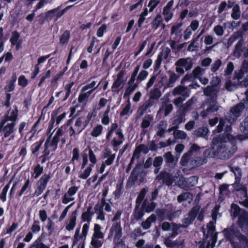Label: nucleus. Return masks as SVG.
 Segmentation results:
<instances>
[{"label": "nucleus", "mask_w": 248, "mask_h": 248, "mask_svg": "<svg viewBox=\"0 0 248 248\" xmlns=\"http://www.w3.org/2000/svg\"><path fill=\"white\" fill-rule=\"evenodd\" d=\"M238 86V83H232L230 79H228L225 83V89L230 92L232 91L233 90L236 89Z\"/></svg>", "instance_id": "obj_42"}, {"label": "nucleus", "mask_w": 248, "mask_h": 248, "mask_svg": "<svg viewBox=\"0 0 248 248\" xmlns=\"http://www.w3.org/2000/svg\"><path fill=\"white\" fill-rule=\"evenodd\" d=\"M110 234L111 236H114L113 242L115 244L114 248H118V246L123 243V241L121 239L122 228L120 221L112 224L110 229Z\"/></svg>", "instance_id": "obj_9"}, {"label": "nucleus", "mask_w": 248, "mask_h": 248, "mask_svg": "<svg viewBox=\"0 0 248 248\" xmlns=\"http://www.w3.org/2000/svg\"><path fill=\"white\" fill-rule=\"evenodd\" d=\"M98 239L99 238L92 237L91 244L94 248H99L102 246V242Z\"/></svg>", "instance_id": "obj_55"}, {"label": "nucleus", "mask_w": 248, "mask_h": 248, "mask_svg": "<svg viewBox=\"0 0 248 248\" xmlns=\"http://www.w3.org/2000/svg\"><path fill=\"white\" fill-rule=\"evenodd\" d=\"M92 209V206H90L88 207L87 211L82 214V219L83 221H86L88 222H89L91 221L92 216L93 214V212H91Z\"/></svg>", "instance_id": "obj_39"}, {"label": "nucleus", "mask_w": 248, "mask_h": 248, "mask_svg": "<svg viewBox=\"0 0 248 248\" xmlns=\"http://www.w3.org/2000/svg\"><path fill=\"white\" fill-rule=\"evenodd\" d=\"M31 230L33 233H36L40 231V227L39 225V221L37 220L34 221L33 224L31 228Z\"/></svg>", "instance_id": "obj_63"}, {"label": "nucleus", "mask_w": 248, "mask_h": 248, "mask_svg": "<svg viewBox=\"0 0 248 248\" xmlns=\"http://www.w3.org/2000/svg\"><path fill=\"white\" fill-rule=\"evenodd\" d=\"M198 177L197 176H192L188 179L189 186H194L198 183Z\"/></svg>", "instance_id": "obj_59"}, {"label": "nucleus", "mask_w": 248, "mask_h": 248, "mask_svg": "<svg viewBox=\"0 0 248 248\" xmlns=\"http://www.w3.org/2000/svg\"><path fill=\"white\" fill-rule=\"evenodd\" d=\"M33 171L35 175H32V176H33L34 179H37L42 173L43 171V167L41 166L40 164H37L34 167Z\"/></svg>", "instance_id": "obj_49"}, {"label": "nucleus", "mask_w": 248, "mask_h": 248, "mask_svg": "<svg viewBox=\"0 0 248 248\" xmlns=\"http://www.w3.org/2000/svg\"><path fill=\"white\" fill-rule=\"evenodd\" d=\"M201 149V148L197 144H192L189 150L181 157L180 161L181 165L193 169L205 164L207 160L197 156L200 153Z\"/></svg>", "instance_id": "obj_2"}, {"label": "nucleus", "mask_w": 248, "mask_h": 248, "mask_svg": "<svg viewBox=\"0 0 248 248\" xmlns=\"http://www.w3.org/2000/svg\"><path fill=\"white\" fill-rule=\"evenodd\" d=\"M217 148L216 146L212 143L211 148L206 149L203 152L204 157L203 159H205L207 160V158H214L217 157Z\"/></svg>", "instance_id": "obj_20"}, {"label": "nucleus", "mask_w": 248, "mask_h": 248, "mask_svg": "<svg viewBox=\"0 0 248 248\" xmlns=\"http://www.w3.org/2000/svg\"><path fill=\"white\" fill-rule=\"evenodd\" d=\"M102 126L101 125H97L93 128V131L92 132V135L93 137H97L99 136L102 131Z\"/></svg>", "instance_id": "obj_62"}, {"label": "nucleus", "mask_w": 248, "mask_h": 248, "mask_svg": "<svg viewBox=\"0 0 248 248\" xmlns=\"http://www.w3.org/2000/svg\"><path fill=\"white\" fill-rule=\"evenodd\" d=\"M167 124L166 122L161 121L157 126L156 135L160 137H164V133L166 130Z\"/></svg>", "instance_id": "obj_29"}, {"label": "nucleus", "mask_w": 248, "mask_h": 248, "mask_svg": "<svg viewBox=\"0 0 248 248\" xmlns=\"http://www.w3.org/2000/svg\"><path fill=\"white\" fill-rule=\"evenodd\" d=\"M124 73L122 71L117 75L116 80L113 83L112 88H122L124 85V81L123 80Z\"/></svg>", "instance_id": "obj_24"}, {"label": "nucleus", "mask_w": 248, "mask_h": 248, "mask_svg": "<svg viewBox=\"0 0 248 248\" xmlns=\"http://www.w3.org/2000/svg\"><path fill=\"white\" fill-rule=\"evenodd\" d=\"M37 187L35 189L34 195L37 197L41 195L46 186V174L45 173L38 181Z\"/></svg>", "instance_id": "obj_13"}, {"label": "nucleus", "mask_w": 248, "mask_h": 248, "mask_svg": "<svg viewBox=\"0 0 248 248\" xmlns=\"http://www.w3.org/2000/svg\"><path fill=\"white\" fill-rule=\"evenodd\" d=\"M197 97L193 96L180 106L177 111V116L173 121L174 124L178 125L183 122L186 112L191 109L192 106L197 102Z\"/></svg>", "instance_id": "obj_3"}, {"label": "nucleus", "mask_w": 248, "mask_h": 248, "mask_svg": "<svg viewBox=\"0 0 248 248\" xmlns=\"http://www.w3.org/2000/svg\"><path fill=\"white\" fill-rule=\"evenodd\" d=\"M192 198L193 195L191 193L189 192H184L178 196L177 201L180 203L188 200H192Z\"/></svg>", "instance_id": "obj_38"}, {"label": "nucleus", "mask_w": 248, "mask_h": 248, "mask_svg": "<svg viewBox=\"0 0 248 248\" xmlns=\"http://www.w3.org/2000/svg\"><path fill=\"white\" fill-rule=\"evenodd\" d=\"M223 232L225 237L231 242L233 248H237L236 247L237 244L233 240L234 237H237L239 241L246 240V236L238 232L234 225H232L230 228L224 229Z\"/></svg>", "instance_id": "obj_7"}, {"label": "nucleus", "mask_w": 248, "mask_h": 248, "mask_svg": "<svg viewBox=\"0 0 248 248\" xmlns=\"http://www.w3.org/2000/svg\"><path fill=\"white\" fill-rule=\"evenodd\" d=\"M163 15L165 16V19L167 22L172 17V14L170 12V9L164 8Z\"/></svg>", "instance_id": "obj_61"}, {"label": "nucleus", "mask_w": 248, "mask_h": 248, "mask_svg": "<svg viewBox=\"0 0 248 248\" xmlns=\"http://www.w3.org/2000/svg\"><path fill=\"white\" fill-rule=\"evenodd\" d=\"M165 165L167 167L173 169L175 167L178 158L174 156L170 152H168L163 155Z\"/></svg>", "instance_id": "obj_10"}, {"label": "nucleus", "mask_w": 248, "mask_h": 248, "mask_svg": "<svg viewBox=\"0 0 248 248\" xmlns=\"http://www.w3.org/2000/svg\"><path fill=\"white\" fill-rule=\"evenodd\" d=\"M236 181L234 184L232 185L233 188L236 191L241 190L242 194L245 197L247 196V189L246 187L242 184L240 183V180L235 179Z\"/></svg>", "instance_id": "obj_28"}, {"label": "nucleus", "mask_w": 248, "mask_h": 248, "mask_svg": "<svg viewBox=\"0 0 248 248\" xmlns=\"http://www.w3.org/2000/svg\"><path fill=\"white\" fill-rule=\"evenodd\" d=\"M69 32L68 31H65L62 35L60 38L61 43L64 44L67 43L68 40L69 38Z\"/></svg>", "instance_id": "obj_64"}, {"label": "nucleus", "mask_w": 248, "mask_h": 248, "mask_svg": "<svg viewBox=\"0 0 248 248\" xmlns=\"http://www.w3.org/2000/svg\"><path fill=\"white\" fill-rule=\"evenodd\" d=\"M245 47L244 40L242 37L235 46L233 52V55L237 58L240 57L242 55L243 56V53L244 52Z\"/></svg>", "instance_id": "obj_16"}, {"label": "nucleus", "mask_w": 248, "mask_h": 248, "mask_svg": "<svg viewBox=\"0 0 248 248\" xmlns=\"http://www.w3.org/2000/svg\"><path fill=\"white\" fill-rule=\"evenodd\" d=\"M44 140H40L39 141H37L31 146V151L32 154H35L37 152L39 151L41 148Z\"/></svg>", "instance_id": "obj_46"}, {"label": "nucleus", "mask_w": 248, "mask_h": 248, "mask_svg": "<svg viewBox=\"0 0 248 248\" xmlns=\"http://www.w3.org/2000/svg\"><path fill=\"white\" fill-rule=\"evenodd\" d=\"M218 88H215L214 86H208L203 90L204 94L210 97H217V94L219 92Z\"/></svg>", "instance_id": "obj_21"}, {"label": "nucleus", "mask_w": 248, "mask_h": 248, "mask_svg": "<svg viewBox=\"0 0 248 248\" xmlns=\"http://www.w3.org/2000/svg\"><path fill=\"white\" fill-rule=\"evenodd\" d=\"M245 108L244 103L240 102L231 108L229 112L225 115V120L229 124L234 123L237 119L241 115Z\"/></svg>", "instance_id": "obj_6"}, {"label": "nucleus", "mask_w": 248, "mask_h": 248, "mask_svg": "<svg viewBox=\"0 0 248 248\" xmlns=\"http://www.w3.org/2000/svg\"><path fill=\"white\" fill-rule=\"evenodd\" d=\"M15 125L16 123H11L1 128L0 127V132H4L3 139L7 138L15 131Z\"/></svg>", "instance_id": "obj_17"}, {"label": "nucleus", "mask_w": 248, "mask_h": 248, "mask_svg": "<svg viewBox=\"0 0 248 248\" xmlns=\"http://www.w3.org/2000/svg\"><path fill=\"white\" fill-rule=\"evenodd\" d=\"M161 95L160 91L156 87H154L150 91L149 98L154 100H157Z\"/></svg>", "instance_id": "obj_35"}, {"label": "nucleus", "mask_w": 248, "mask_h": 248, "mask_svg": "<svg viewBox=\"0 0 248 248\" xmlns=\"http://www.w3.org/2000/svg\"><path fill=\"white\" fill-rule=\"evenodd\" d=\"M181 228L179 224L175 223H171V230L172 232L170 234L169 236L174 237L178 234V230Z\"/></svg>", "instance_id": "obj_52"}, {"label": "nucleus", "mask_w": 248, "mask_h": 248, "mask_svg": "<svg viewBox=\"0 0 248 248\" xmlns=\"http://www.w3.org/2000/svg\"><path fill=\"white\" fill-rule=\"evenodd\" d=\"M240 129L245 135H240L238 136V139L240 140H243L248 138V117L243 121L240 124Z\"/></svg>", "instance_id": "obj_19"}, {"label": "nucleus", "mask_w": 248, "mask_h": 248, "mask_svg": "<svg viewBox=\"0 0 248 248\" xmlns=\"http://www.w3.org/2000/svg\"><path fill=\"white\" fill-rule=\"evenodd\" d=\"M172 108L173 106L172 104H166L164 106H162L161 108H160L159 111L161 112L163 110H164V115L165 116H167L172 111Z\"/></svg>", "instance_id": "obj_51"}, {"label": "nucleus", "mask_w": 248, "mask_h": 248, "mask_svg": "<svg viewBox=\"0 0 248 248\" xmlns=\"http://www.w3.org/2000/svg\"><path fill=\"white\" fill-rule=\"evenodd\" d=\"M13 108L14 109L12 110L10 113V115H9V117L12 120L11 123H16L17 119L18 111L16 106H14Z\"/></svg>", "instance_id": "obj_47"}, {"label": "nucleus", "mask_w": 248, "mask_h": 248, "mask_svg": "<svg viewBox=\"0 0 248 248\" xmlns=\"http://www.w3.org/2000/svg\"><path fill=\"white\" fill-rule=\"evenodd\" d=\"M72 6L71 5V6H68L67 7H66L64 9L62 10V11H59V7L58 8H55L54 9H53V10H50L49 11H47V16H50V15L51 14H53V13H54V14H55V16H57V18L55 19V20H57V18L60 16H61L64 13V12L67 10L68 9H69L70 8H71Z\"/></svg>", "instance_id": "obj_32"}, {"label": "nucleus", "mask_w": 248, "mask_h": 248, "mask_svg": "<svg viewBox=\"0 0 248 248\" xmlns=\"http://www.w3.org/2000/svg\"><path fill=\"white\" fill-rule=\"evenodd\" d=\"M172 238L170 236L166 237L164 239V244L167 248H173L176 246H177V248L181 247L183 248L184 239H183L181 241L178 240L172 241L170 239Z\"/></svg>", "instance_id": "obj_15"}, {"label": "nucleus", "mask_w": 248, "mask_h": 248, "mask_svg": "<svg viewBox=\"0 0 248 248\" xmlns=\"http://www.w3.org/2000/svg\"><path fill=\"white\" fill-rule=\"evenodd\" d=\"M18 81V85L23 87H26L28 84V80L23 75H21L19 77Z\"/></svg>", "instance_id": "obj_60"}, {"label": "nucleus", "mask_w": 248, "mask_h": 248, "mask_svg": "<svg viewBox=\"0 0 248 248\" xmlns=\"http://www.w3.org/2000/svg\"><path fill=\"white\" fill-rule=\"evenodd\" d=\"M231 170L233 172L235 176V179H239L241 176V169L238 166H230Z\"/></svg>", "instance_id": "obj_50"}, {"label": "nucleus", "mask_w": 248, "mask_h": 248, "mask_svg": "<svg viewBox=\"0 0 248 248\" xmlns=\"http://www.w3.org/2000/svg\"><path fill=\"white\" fill-rule=\"evenodd\" d=\"M156 179L162 180L163 183L168 186L171 185L174 181L172 175L164 171L160 172L159 174L156 177Z\"/></svg>", "instance_id": "obj_11"}, {"label": "nucleus", "mask_w": 248, "mask_h": 248, "mask_svg": "<svg viewBox=\"0 0 248 248\" xmlns=\"http://www.w3.org/2000/svg\"><path fill=\"white\" fill-rule=\"evenodd\" d=\"M77 213L76 211H74L71 215V218L69 220V223L66 226V229L68 231L72 230L76 224V220L77 217Z\"/></svg>", "instance_id": "obj_30"}, {"label": "nucleus", "mask_w": 248, "mask_h": 248, "mask_svg": "<svg viewBox=\"0 0 248 248\" xmlns=\"http://www.w3.org/2000/svg\"><path fill=\"white\" fill-rule=\"evenodd\" d=\"M208 232L207 235H210L212 239V243L215 244L216 241V238L215 236H213V232L215 231V226L213 225V223L210 222L207 225Z\"/></svg>", "instance_id": "obj_40"}, {"label": "nucleus", "mask_w": 248, "mask_h": 248, "mask_svg": "<svg viewBox=\"0 0 248 248\" xmlns=\"http://www.w3.org/2000/svg\"><path fill=\"white\" fill-rule=\"evenodd\" d=\"M178 186L185 190H188L189 189V186L186 184V181L184 177L180 179L178 182Z\"/></svg>", "instance_id": "obj_53"}, {"label": "nucleus", "mask_w": 248, "mask_h": 248, "mask_svg": "<svg viewBox=\"0 0 248 248\" xmlns=\"http://www.w3.org/2000/svg\"><path fill=\"white\" fill-rule=\"evenodd\" d=\"M142 205L143 207H144L146 212L150 213L155 209L156 206V203L154 202L153 201H151V200L148 201L147 199H145L143 202Z\"/></svg>", "instance_id": "obj_23"}, {"label": "nucleus", "mask_w": 248, "mask_h": 248, "mask_svg": "<svg viewBox=\"0 0 248 248\" xmlns=\"http://www.w3.org/2000/svg\"><path fill=\"white\" fill-rule=\"evenodd\" d=\"M93 237H98L100 239H102L104 237V234L101 232V226L99 225L95 224Z\"/></svg>", "instance_id": "obj_43"}, {"label": "nucleus", "mask_w": 248, "mask_h": 248, "mask_svg": "<svg viewBox=\"0 0 248 248\" xmlns=\"http://www.w3.org/2000/svg\"><path fill=\"white\" fill-rule=\"evenodd\" d=\"M200 209V206L199 205L194 206L188 213V217H191L192 219H195Z\"/></svg>", "instance_id": "obj_48"}, {"label": "nucleus", "mask_w": 248, "mask_h": 248, "mask_svg": "<svg viewBox=\"0 0 248 248\" xmlns=\"http://www.w3.org/2000/svg\"><path fill=\"white\" fill-rule=\"evenodd\" d=\"M156 220V216L154 214H152L145 221L141 222V226L144 229L147 230L150 228L151 224L155 222Z\"/></svg>", "instance_id": "obj_26"}, {"label": "nucleus", "mask_w": 248, "mask_h": 248, "mask_svg": "<svg viewBox=\"0 0 248 248\" xmlns=\"http://www.w3.org/2000/svg\"><path fill=\"white\" fill-rule=\"evenodd\" d=\"M222 64V62L220 60L218 59L212 65L211 70L213 72H216L220 67Z\"/></svg>", "instance_id": "obj_58"}, {"label": "nucleus", "mask_w": 248, "mask_h": 248, "mask_svg": "<svg viewBox=\"0 0 248 248\" xmlns=\"http://www.w3.org/2000/svg\"><path fill=\"white\" fill-rule=\"evenodd\" d=\"M187 97L179 96L173 100V103L174 105L178 108L180 106L183 104V102Z\"/></svg>", "instance_id": "obj_56"}, {"label": "nucleus", "mask_w": 248, "mask_h": 248, "mask_svg": "<svg viewBox=\"0 0 248 248\" xmlns=\"http://www.w3.org/2000/svg\"><path fill=\"white\" fill-rule=\"evenodd\" d=\"M203 108L204 109L201 113V115L202 117H205L208 115H211L217 111L221 108L218 105V103L216 97H209L202 105Z\"/></svg>", "instance_id": "obj_5"}, {"label": "nucleus", "mask_w": 248, "mask_h": 248, "mask_svg": "<svg viewBox=\"0 0 248 248\" xmlns=\"http://www.w3.org/2000/svg\"><path fill=\"white\" fill-rule=\"evenodd\" d=\"M172 94L174 96L181 95L180 96L188 97L189 96V91L187 87L179 85L173 89L172 91Z\"/></svg>", "instance_id": "obj_14"}, {"label": "nucleus", "mask_w": 248, "mask_h": 248, "mask_svg": "<svg viewBox=\"0 0 248 248\" xmlns=\"http://www.w3.org/2000/svg\"><path fill=\"white\" fill-rule=\"evenodd\" d=\"M241 209L236 204L232 203L231 205L232 216L235 217L239 216L238 223L241 228H248V213L241 214Z\"/></svg>", "instance_id": "obj_8"}, {"label": "nucleus", "mask_w": 248, "mask_h": 248, "mask_svg": "<svg viewBox=\"0 0 248 248\" xmlns=\"http://www.w3.org/2000/svg\"><path fill=\"white\" fill-rule=\"evenodd\" d=\"M208 132V129L206 127L202 126L199 127L194 130L193 134L197 137H202L207 139Z\"/></svg>", "instance_id": "obj_22"}, {"label": "nucleus", "mask_w": 248, "mask_h": 248, "mask_svg": "<svg viewBox=\"0 0 248 248\" xmlns=\"http://www.w3.org/2000/svg\"><path fill=\"white\" fill-rule=\"evenodd\" d=\"M144 211L145 209L142 205L141 207H135L133 213L134 219L137 220H141L144 215Z\"/></svg>", "instance_id": "obj_25"}, {"label": "nucleus", "mask_w": 248, "mask_h": 248, "mask_svg": "<svg viewBox=\"0 0 248 248\" xmlns=\"http://www.w3.org/2000/svg\"><path fill=\"white\" fill-rule=\"evenodd\" d=\"M12 182L11 180L8 183L4 186L2 190V192L0 194V199L3 202H5L6 201V195L7 191L10 187V184Z\"/></svg>", "instance_id": "obj_41"}, {"label": "nucleus", "mask_w": 248, "mask_h": 248, "mask_svg": "<svg viewBox=\"0 0 248 248\" xmlns=\"http://www.w3.org/2000/svg\"><path fill=\"white\" fill-rule=\"evenodd\" d=\"M194 219H192L191 217H186L182 220L183 224H179L181 228H186L192 223Z\"/></svg>", "instance_id": "obj_57"}, {"label": "nucleus", "mask_w": 248, "mask_h": 248, "mask_svg": "<svg viewBox=\"0 0 248 248\" xmlns=\"http://www.w3.org/2000/svg\"><path fill=\"white\" fill-rule=\"evenodd\" d=\"M175 66L184 67L186 71L190 70L193 65V62L190 58H181L178 60L175 64Z\"/></svg>", "instance_id": "obj_18"}, {"label": "nucleus", "mask_w": 248, "mask_h": 248, "mask_svg": "<svg viewBox=\"0 0 248 248\" xmlns=\"http://www.w3.org/2000/svg\"><path fill=\"white\" fill-rule=\"evenodd\" d=\"M46 233L43 232L29 248H46V245L42 243V238L45 236Z\"/></svg>", "instance_id": "obj_27"}, {"label": "nucleus", "mask_w": 248, "mask_h": 248, "mask_svg": "<svg viewBox=\"0 0 248 248\" xmlns=\"http://www.w3.org/2000/svg\"><path fill=\"white\" fill-rule=\"evenodd\" d=\"M244 70L241 68V69L235 71L234 73L233 79H237L238 80V83L240 80L242 79L244 75Z\"/></svg>", "instance_id": "obj_54"}, {"label": "nucleus", "mask_w": 248, "mask_h": 248, "mask_svg": "<svg viewBox=\"0 0 248 248\" xmlns=\"http://www.w3.org/2000/svg\"><path fill=\"white\" fill-rule=\"evenodd\" d=\"M241 15V11L240 7L238 4H235L232 9V13L231 14V17L235 20L238 19L240 18Z\"/></svg>", "instance_id": "obj_37"}, {"label": "nucleus", "mask_w": 248, "mask_h": 248, "mask_svg": "<svg viewBox=\"0 0 248 248\" xmlns=\"http://www.w3.org/2000/svg\"><path fill=\"white\" fill-rule=\"evenodd\" d=\"M153 120V117L152 115L146 114L144 116L141 124V126L143 128V131L150 125V124Z\"/></svg>", "instance_id": "obj_31"}, {"label": "nucleus", "mask_w": 248, "mask_h": 248, "mask_svg": "<svg viewBox=\"0 0 248 248\" xmlns=\"http://www.w3.org/2000/svg\"><path fill=\"white\" fill-rule=\"evenodd\" d=\"M135 81H132L131 82V80L130 79L129 81L128 82V87L126 90L125 93L124 94V96H128L132 92H133L135 89L138 87V83H134Z\"/></svg>", "instance_id": "obj_36"}, {"label": "nucleus", "mask_w": 248, "mask_h": 248, "mask_svg": "<svg viewBox=\"0 0 248 248\" xmlns=\"http://www.w3.org/2000/svg\"><path fill=\"white\" fill-rule=\"evenodd\" d=\"M40 119H41L40 117L38 118L37 121L32 125L31 130L26 135V138L29 134L32 133L31 135L27 140H31L32 137H34V134H35L37 130L39 129V128L38 127V126L39 125V124H40Z\"/></svg>", "instance_id": "obj_34"}, {"label": "nucleus", "mask_w": 248, "mask_h": 248, "mask_svg": "<svg viewBox=\"0 0 248 248\" xmlns=\"http://www.w3.org/2000/svg\"><path fill=\"white\" fill-rule=\"evenodd\" d=\"M170 73V76L168 82L165 85V88L172 87L173 84L178 79L179 76L177 75L175 73L172 72Z\"/></svg>", "instance_id": "obj_33"}, {"label": "nucleus", "mask_w": 248, "mask_h": 248, "mask_svg": "<svg viewBox=\"0 0 248 248\" xmlns=\"http://www.w3.org/2000/svg\"><path fill=\"white\" fill-rule=\"evenodd\" d=\"M146 175V172L142 167V163L139 162L136 164L131 171L127 183L131 186L134 185L136 182L141 183L144 181Z\"/></svg>", "instance_id": "obj_4"}, {"label": "nucleus", "mask_w": 248, "mask_h": 248, "mask_svg": "<svg viewBox=\"0 0 248 248\" xmlns=\"http://www.w3.org/2000/svg\"><path fill=\"white\" fill-rule=\"evenodd\" d=\"M20 37L19 33L17 31H14L12 33V36L10 39V42L12 46H15V44L18 42Z\"/></svg>", "instance_id": "obj_44"}, {"label": "nucleus", "mask_w": 248, "mask_h": 248, "mask_svg": "<svg viewBox=\"0 0 248 248\" xmlns=\"http://www.w3.org/2000/svg\"><path fill=\"white\" fill-rule=\"evenodd\" d=\"M175 139H185L186 137V134L183 131L175 130L173 133Z\"/></svg>", "instance_id": "obj_45"}, {"label": "nucleus", "mask_w": 248, "mask_h": 248, "mask_svg": "<svg viewBox=\"0 0 248 248\" xmlns=\"http://www.w3.org/2000/svg\"><path fill=\"white\" fill-rule=\"evenodd\" d=\"M155 104V101L154 100L149 98V99L146 100L144 103L139 108L136 118L138 119L141 117L145 112L150 108L152 107Z\"/></svg>", "instance_id": "obj_12"}, {"label": "nucleus", "mask_w": 248, "mask_h": 248, "mask_svg": "<svg viewBox=\"0 0 248 248\" xmlns=\"http://www.w3.org/2000/svg\"><path fill=\"white\" fill-rule=\"evenodd\" d=\"M233 136L229 134L219 135L213 138L212 143L217 148V157L221 159H227L237 151L236 141H231Z\"/></svg>", "instance_id": "obj_1"}]
</instances>
